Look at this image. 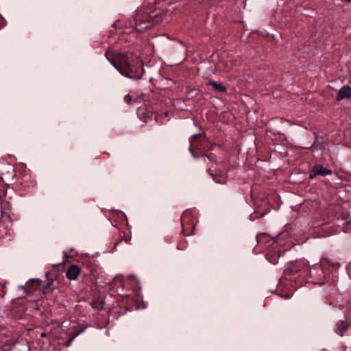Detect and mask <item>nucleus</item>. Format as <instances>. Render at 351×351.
<instances>
[{
  "label": "nucleus",
  "mask_w": 351,
  "mask_h": 351,
  "mask_svg": "<svg viewBox=\"0 0 351 351\" xmlns=\"http://www.w3.org/2000/svg\"><path fill=\"white\" fill-rule=\"evenodd\" d=\"M106 56L111 64L123 76L132 79L140 80L143 75V64L141 62L134 64L127 54L123 53H116L110 57L108 53Z\"/></svg>",
  "instance_id": "obj_1"
},
{
  "label": "nucleus",
  "mask_w": 351,
  "mask_h": 351,
  "mask_svg": "<svg viewBox=\"0 0 351 351\" xmlns=\"http://www.w3.org/2000/svg\"><path fill=\"white\" fill-rule=\"evenodd\" d=\"M346 329H347V326H346V324L343 322H339L337 324V332L339 335H342L343 332L345 330H346Z\"/></svg>",
  "instance_id": "obj_10"
},
{
  "label": "nucleus",
  "mask_w": 351,
  "mask_h": 351,
  "mask_svg": "<svg viewBox=\"0 0 351 351\" xmlns=\"http://www.w3.org/2000/svg\"><path fill=\"white\" fill-rule=\"evenodd\" d=\"M40 281L36 278H32L29 280L25 285L19 286V289H24L25 292L27 293H30L32 291H35L40 286Z\"/></svg>",
  "instance_id": "obj_4"
},
{
  "label": "nucleus",
  "mask_w": 351,
  "mask_h": 351,
  "mask_svg": "<svg viewBox=\"0 0 351 351\" xmlns=\"http://www.w3.org/2000/svg\"><path fill=\"white\" fill-rule=\"evenodd\" d=\"M9 236V241H12L14 239V237L11 235L8 232L5 233V235H3V237H8Z\"/></svg>",
  "instance_id": "obj_12"
},
{
  "label": "nucleus",
  "mask_w": 351,
  "mask_h": 351,
  "mask_svg": "<svg viewBox=\"0 0 351 351\" xmlns=\"http://www.w3.org/2000/svg\"><path fill=\"white\" fill-rule=\"evenodd\" d=\"M331 173H332V171L330 170L323 167L322 165H317L313 167V169L309 174V178L311 179H313L317 175H319L322 176H326L328 175H330Z\"/></svg>",
  "instance_id": "obj_3"
},
{
  "label": "nucleus",
  "mask_w": 351,
  "mask_h": 351,
  "mask_svg": "<svg viewBox=\"0 0 351 351\" xmlns=\"http://www.w3.org/2000/svg\"><path fill=\"white\" fill-rule=\"evenodd\" d=\"M230 60H221L217 64V69L221 71L228 72L229 69L232 66V64H229Z\"/></svg>",
  "instance_id": "obj_7"
},
{
  "label": "nucleus",
  "mask_w": 351,
  "mask_h": 351,
  "mask_svg": "<svg viewBox=\"0 0 351 351\" xmlns=\"http://www.w3.org/2000/svg\"><path fill=\"white\" fill-rule=\"evenodd\" d=\"M5 193L3 190V189L0 188V200L5 195Z\"/></svg>",
  "instance_id": "obj_13"
},
{
  "label": "nucleus",
  "mask_w": 351,
  "mask_h": 351,
  "mask_svg": "<svg viewBox=\"0 0 351 351\" xmlns=\"http://www.w3.org/2000/svg\"><path fill=\"white\" fill-rule=\"evenodd\" d=\"M40 336H41V337H45V333H42V334L40 335Z\"/></svg>",
  "instance_id": "obj_16"
},
{
  "label": "nucleus",
  "mask_w": 351,
  "mask_h": 351,
  "mask_svg": "<svg viewBox=\"0 0 351 351\" xmlns=\"http://www.w3.org/2000/svg\"><path fill=\"white\" fill-rule=\"evenodd\" d=\"M351 97V88L346 85L340 88L337 96V100L339 101L345 98Z\"/></svg>",
  "instance_id": "obj_6"
},
{
  "label": "nucleus",
  "mask_w": 351,
  "mask_h": 351,
  "mask_svg": "<svg viewBox=\"0 0 351 351\" xmlns=\"http://www.w3.org/2000/svg\"><path fill=\"white\" fill-rule=\"evenodd\" d=\"M135 23V28L138 32H143V30L149 28L152 25L151 22L147 19V16H141L140 13H138L134 19Z\"/></svg>",
  "instance_id": "obj_2"
},
{
  "label": "nucleus",
  "mask_w": 351,
  "mask_h": 351,
  "mask_svg": "<svg viewBox=\"0 0 351 351\" xmlns=\"http://www.w3.org/2000/svg\"><path fill=\"white\" fill-rule=\"evenodd\" d=\"M192 147H193V145H191V147H190V151H191V152L192 153L193 156L194 158H197V156L195 154H193V148H192Z\"/></svg>",
  "instance_id": "obj_14"
},
{
  "label": "nucleus",
  "mask_w": 351,
  "mask_h": 351,
  "mask_svg": "<svg viewBox=\"0 0 351 351\" xmlns=\"http://www.w3.org/2000/svg\"><path fill=\"white\" fill-rule=\"evenodd\" d=\"M208 86H212L213 88L219 92L223 93L226 90V88L224 86H223L221 84H218L215 82H209L208 83Z\"/></svg>",
  "instance_id": "obj_9"
},
{
  "label": "nucleus",
  "mask_w": 351,
  "mask_h": 351,
  "mask_svg": "<svg viewBox=\"0 0 351 351\" xmlns=\"http://www.w3.org/2000/svg\"><path fill=\"white\" fill-rule=\"evenodd\" d=\"M80 272V269L77 265H71L69 267L66 272V276L71 280H75L77 279Z\"/></svg>",
  "instance_id": "obj_5"
},
{
  "label": "nucleus",
  "mask_w": 351,
  "mask_h": 351,
  "mask_svg": "<svg viewBox=\"0 0 351 351\" xmlns=\"http://www.w3.org/2000/svg\"><path fill=\"white\" fill-rule=\"evenodd\" d=\"M199 135V134H194L193 136V138H196V137H197Z\"/></svg>",
  "instance_id": "obj_15"
},
{
  "label": "nucleus",
  "mask_w": 351,
  "mask_h": 351,
  "mask_svg": "<svg viewBox=\"0 0 351 351\" xmlns=\"http://www.w3.org/2000/svg\"><path fill=\"white\" fill-rule=\"evenodd\" d=\"M132 100V98H131V96L130 95H126L125 97H124V101L128 103V104H130V101Z\"/></svg>",
  "instance_id": "obj_11"
},
{
  "label": "nucleus",
  "mask_w": 351,
  "mask_h": 351,
  "mask_svg": "<svg viewBox=\"0 0 351 351\" xmlns=\"http://www.w3.org/2000/svg\"><path fill=\"white\" fill-rule=\"evenodd\" d=\"M208 171L210 172V174L212 176V177L213 178V179L216 183L225 184L226 182L227 178L225 175L221 174V175H215V176L213 173H212L210 172V169H208Z\"/></svg>",
  "instance_id": "obj_8"
}]
</instances>
